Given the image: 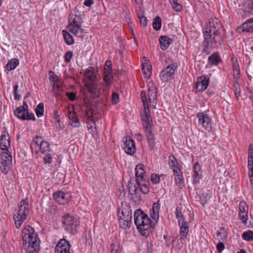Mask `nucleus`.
<instances>
[{"instance_id": "c03bdc74", "label": "nucleus", "mask_w": 253, "mask_h": 253, "mask_svg": "<svg viewBox=\"0 0 253 253\" xmlns=\"http://www.w3.org/2000/svg\"><path fill=\"white\" fill-rule=\"evenodd\" d=\"M233 71L234 73V78L239 77L240 73L239 66L237 63L234 62L232 65Z\"/></svg>"}, {"instance_id": "c756f323", "label": "nucleus", "mask_w": 253, "mask_h": 253, "mask_svg": "<svg viewBox=\"0 0 253 253\" xmlns=\"http://www.w3.org/2000/svg\"><path fill=\"white\" fill-rule=\"evenodd\" d=\"M169 166L172 170L173 172H177V170L180 169L178 167V164L177 159L173 155H170L169 157Z\"/></svg>"}, {"instance_id": "2eb2a0df", "label": "nucleus", "mask_w": 253, "mask_h": 253, "mask_svg": "<svg viewBox=\"0 0 253 253\" xmlns=\"http://www.w3.org/2000/svg\"><path fill=\"white\" fill-rule=\"evenodd\" d=\"M239 219L244 225H247L249 211V207L247 203L244 201H241L239 204Z\"/></svg>"}, {"instance_id": "f3484780", "label": "nucleus", "mask_w": 253, "mask_h": 253, "mask_svg": "<svg viewBox=\"0 0 253 253\" xmlns=\"http://www.w3.org/2000/svg\"><path fill=\"white\" fill-rule=\"evenodd\" d=\"M124 140L123 148L125 152L128 155H133L136 152L134 141L130 139L129 137H126Z\"/></svg>"}, {"instance_id": "2f4dec72", "label": "nucleus", "mask_w": 253, "mask_h": 253, "mask_svg": "<svg viewBox=\"0 0 253 253\" xmlns=\"http://www.w3.org/2000/svg\"><path fill=\"white\" fill-rule=\"evenodd\" d=\"M68 117L70 119L71 126L73 127H79L80 126V123L78 118L76 116L74 112L68 110Z\"/></svg>"}, {"instance_id": "e2e57ef3", "label": "nucleus", "mask_w": 253, "mask_h": 253, "mask_svg": "<svg viewBox=\"0 0 253 253\" xmlns=\"http://www.w3.org/2000/svg\"><path fill=\"white\" fill-rule=\"evenodd\" d=\"M110 67L112 68V63L111 61L109 60H107L106 61L105 67Z\"/></svg>"}, {"instance_id": "69168bd1", "label": "nucleus", "mask_w": 253, "mask_h": 253, "mask_svg": "<svg viewBox=\"0 0 253 253\" xmlns=\"http://www.w3.org/2000/svg\"><path fill=\"white\" fill-rule=\"evenodd\" d=\"M52 86H53V87L56 88L57 89H59L61 88V86H60V85L57 84V83H53Z\"/></svg>"}, {"instance_id": "1a4fd4ad", "label": "nucleus", "mask_w": 253, "mask_h": 253, "mask_svg": "<svg viewBox=\"0 0 253 253\" xmlns=\"http://www.w3.org/2000/svg\"><path fill=\"white\" fill-rule=\"evenodd\" d=\"M28 105L26 102L22 106L18 107L14 111V115L18 118L23 120H35V117L33 113L28 112Z\"/></svg>"}, {"instance_id": "a878e982", "label": "nucleus", "mask_w": 253, "mask_h": 253, "mask_svg": "<svg viewBox=\"0 0 253 253\" xmlns=\"http://www.w3.org/2000/svg\"><path fill=\"white\" fill-rule=\"evenodd\" d=\"M239 28L242 29L243 32L253 33V18L246 20Z\"/></svg>"}, {"instance_id": "cd10ccee", "label": "nucleus", "mask_w": 253, "mask_h": 253, "mask_svg": "<svg viewBox=\"0 0 253 253\" xmlns=\"http://www.w3.org/2000/svg\"><path fill=\"white\" fill-rule=\"evenodd\" d=\"M83 20L81 16L71 15L69 17V24L68 26H81Z\"/></svg>"}, {"instance_id": "473e14b6", "label": "nucleus", "mask_w": 253, "mask_h": 253, "mask_svg": "<svg viewBox=\"0 0 253 253\" xmlns=\"http://www.w3.org/2000/svg\"><path fill=\"white\" fill-rule=\"evenodd\" d=\"M221 61V58L217 52L213 53L208 58V63L211 66L217 65Z\"/></svg>"}, {"instance_id": "680f3d73", "label": "nucleus", "mask_w": 253, "mask_h": 253, "mask_svg": "<svg viewBox=\"0 0 253 253\" xmlns=\"http://www.w3.org/2000/svg\"><path fill=\"white\" fill-rule=\"evenodd\" d=\"M93 2L92 0H85L84 1V4L86 6H90L93 4Z\"/></svg>"}, {"instance_id": "7ed1b4c3", "label": "nucleus", "mask_w": 253, "mask_h": 253, "mask_svg": "<svg viewBox=\"0 0 253 253\" xmlns=\"http://www.w3.org/2000/svg\"><path fill=\"white\" fill-rule=\"evenodd\" d=\"M134 218L137 229L144 236L148 235L156 224L141 210H137L134 212Z\"/></svg>"}, {"instance_id": "6ab92c4d", "label": "nucleus", "mask_w": 253, "mask_h": 253, "mask_svg": "<svg viewBox=\"0 0 253 253\" xmlns=\"http://www.w3.org/2000/svg\"><path fill=\"white\" fill-rule=\"evenodd\" d=\"M70 243L64 239H61L55 248V253H71Z\"/></svg>"}, {"instance_id": "7c9ffc66", "label": "nucleus", "mask_w": 253, "mask_h": 253, "mask_svg": "<svg viewBox=\"0 0 253 253\" xmlns=\"http://www.w3.org/2000/svg\"><path fill=\"white\" fill-rule=\"evenodd\" d=\"M145 174L144 166L142 164L137 165L135 168V175L137 178V182L142 180Z\"/></svg>"}, {"instance_id": "f257e3e1", "label": "nucleus", "mask_w": 253, "mask_h": 253, "mask_svg": "<svg viewBox=\"0 0 253 253\" xmlns=\"http://www.w3.org/2000/svg\"><path fill=\"white\" fill-rule=\"evenodd\" d=\"M157 95L156 87L153 83H149L148 84L147 95L144 90L141 92V99L144 108V110L141 114L142 124L147 138L149 146L151 150L155 148L156 142L152 132L153 122L149 107H155L157 104Z\"/></svg>"}, {"instance_id": "13d9d810", "label": "nucleus", "mask_w": 253, "mask_h": 253, "mask_svg": "<svg viewBox=\"0 0 253 253\" xmlns=\"http://www.w3.org/2000/svg\"><path fill=\"white\" fill-rule=\"evenodd\" d=\"M222 234H225V237L227 235L226 231L225 230V229L224 228H221L217 231V236L219 237L220 235Z\"/></svg>"}, {"instance_id": "4be33fe9", "label": "nucleus", "mask_w": 253, "mask_h": 253, "mask_svg": "<svg viewBox=\"0 0 253 253\" xmlns=\"http://www.w3.org/2000/svg\"><path fill=\"white\" fill-rule=\"evenodd\" d=\"M160 210V202L158 201L153 204L152 208L150 210L151 217L153 221L157 223L159 219V211Z\"/></svg>"}, {"instance_id": "b1692460", "label": "nucleus", "mask_w": 253, "mask_h": 253, "mask_svg": "<svg viewBox=\"0 0 253 253\" xmlns=\"http://www.w3.org/2000/svg\"><path fill=\"white\" fill-rule=\"evenodd\" d=\"M194 174L193 175V181L194 183H198L202 178V172L201 166L198 162H196L193 168Z\"/></svg>"}, {"instance_id": "ea45409f", "label": "nucleus", "mask_w": 253, "mask_h": 253, "mask_svg": "<svg viewBox=\"0 0 253 253\" xmlns=\"http://www.w3.org/2000/svg\"><path fill=\"white\" fill-rule=\"evenodd\" d=\"M172 7L177 12H179L182 9V5L178 2L177 0H169Z\"/></svg>"}, {"instance_id": "bf43d9fd", "label": "nucleus", "mask_w": 253, "mask_h": 253, "mask_svg": "<svg viewBox=\"0 0 253 253\" xmlns=\"http://www.w3.org/2000/svg\"><path fill=\"white\" fill-rule=\"evenodd\" d=\"M249 176L250 178V183L252 189H253V171L249 172Z\"/></svg>"}, {"instance_id": "6e6d98bb", "label": "nucleus", "mask_w": 253, "mask_h": 253, "mask_svg": "<svg viewBox=\"0 0 253 253\" xmlns=\"http://www.w3.org/2000/svg\"><path fill=\"white\" fill-rule=\"evenodd\" d=\"M248 155V158L252 159L253 158V147L252 144L249 146Z\"/></svg>"}, {"instance_id": "c9c22d12", "label": "nucleus", "mask_w": 253, "mask_h": 253, "mask_svg": "<svg viewBox=\"0 0 253 253\" xmlns=\"http://www.w3.org/2000/svg\"><path fill=\"white\" fill-rule=\"evenodd\" d=\"M62 34L66 43L68 45H72L74 43V40L73 36L67 31L63 30Z\"/></svg>"}, {"instance_id": "a18cd8bd", "label": "nucleus", "mask_w": 253, "mask_h": 253, "mask_svg": "<svg viewBox=\"0 0 253 253\" xmlns=\"http://www.w3.org/2000/svg\"><path fill=\"white\" fill-rule=\"evenodd\" d=\"M151 180L153 184H158L160 181V175L158 174H152L151 175Z\"/></svg>"}, {"instance_id": "4468645a", "label": "nucleus", "mask_w": 253, "mask_h": 253, "mask_svg": "<svg viewBox=\"0 0 253 253\" xmlns=\"http://www.w3.org/2000/svg\"><path fill=\"white\" fill-rule=\"evenodd\" d=\"M198 125L201 126L206 130H210L211 128L212 122L210 116L204 113H198L197 114Z\"/></svg>"}, {"instance_id": "4c0bfd02", "label": "nucleus", "mask_w": 253, "mask_h": 253, "mask_svg": "<svg viewBox=\"0 0 253 253\" xmlns=\"http://www.w3.org/2000/svg\"><path fill=\"white\" fill-rule=\"evenodd\" d=\"M162 26V21L160 17L156 16L153 21V28L156 30H159L161 29Z\"/></svg>"}, {"instance_id": "dca6fc26", "label": "nucleus", "mask_w": 253, "mask_h": 253, "mask_svg": "<svg viewBox=\"0 0 253 253\" xmlns=\"http://www.w3.org/2000/svg\"><path fill=\"white\" fill-rule=\"evenodd\" d=\"M23 248L28 253H38L40 249V240L37 238L35 240H31L27 242V246H25V243H23Z\"/></svg>"}, {"instance_id": "a19ab883", "label": "nucleus", "mask_w": 253, "mask_h": 253, "mask_svg": "<svg viewBox=\"0 0 253 253\" xmlns=\"http://www.w3.org/2000/svg\"><path fill=\"white\" fill-rule=\"evenodd\" d=\"M93 114V110L91 108H88L86 109L85 114L84 116V119L85 121L93 120L94 119Z\"/></svg>"}, {"instance_id": "e433bc0d", "label": "nucleus", "mask_w": 253, "mask_h": 253, "mask_svg": "<svg viewBox=\"0 0 253 253\" xmlns=\"http://www.w3.org/2000/svg\"><path fill=\"white\" fill-rule=\"evenodd\" d=\"M19 60L17 58H13L9 60L6 66V69L7 71H10L16 68L19 64Z\"/></svg>"}, {"instance_id": "58836bf2", "label": "nucleus", "mask_w": 253, "mask_h": 253, "mask_svg": "<svg viewBox=\"0 0 253 253\" xmlns=\"http://www.w3.org/2000/svg\"><path fill=\"white\" fill-rule=\"evenodd\" d=\"M174 175V181L176 184L181 183L183 180V175L180 169L177 170V172H173Z\"/></svg>"}, {"instance_id": "393cba45", "label": "nucleus", "mask_w": 253, "mask_h": 253, "mask_svg": "<svg viewBox=\"0 0 253 253\" xmlns=\"http://www.w3.org/2000/svg\"><path fill=\"white\" fill-rule=\"evenodd\" d=\"M142 71L143 74L144 75L145 78H148L151 75V66L149 64V61L145 57H143Z\"/></svg>"}, {"instance_id": "0e129e2a", "label": "nucleus", "mask_w": 253, "mask_h": 253, "mask_svg": "<svg viewBox=\"0 0 253 253\" xmlns=\"http://www.w3.org/2000/svg\"><path fill=\"white\" fill-rule=\"evenodd\" d=\"M248 5L250 8L253 10V0H248Z\"/></svg>"}, {"instance_id": "3c124183", "label": "nucleus", "mask_w": 253, "mask_h": 253, "mask_svg": "<svg viewBox=\"0 0 253 253\" xmlns=\"http://www.w3.org/2000/svg\"><path fill=\"white\" fill-rule=\"evenodd\" d=\"M112 101L114 104H117L119 101V96L117 93L114 92L112 95Z\"/></svg>"}, {"instance_id": "9b49d317", "label": "nucleus", "mask_w": 253, "mask_h": 253, "mask_svg": "<svg viewBox=\"0 0 253 253\" xmlns=\"http://www.w3.org/2000/svg\"><path fill=\"white\" fill-rule=\"evenodd\" d=\"M177 68V65L175 63H173L168 66L165 69L161 72L160 74L161 80L163 82H165L172 79Z\"/></svg>"}, {"instance_id": "72a5a7b5", "label": "nucleus", "mask_w": 253, "mask_h": 253, "mask_svg": "<svg viewBox=\"0 0 253 253\" xmlns=\"http://www.w3.org/2000/svg\"><path fill=\"white\" fill-rule=\"evenodd\" d=\"M112 79V69L110 67L104 68V80L107 84H109Z\"/></svg>"}, {"instance_id": "ddd939ff", "label": "nucleus", "mask_w": 253, "mask_h": 253, "mask_svg": "<svg viewBox=\"0 0 253 253\" xmlns=\"http://www.w3.org/2000/svg\"><path fill=\"white\" fill-rule=\"evenodd\" d=\"M132 214L131 212L122 211L119 213V222L120 226L126 229L130 227L131 224Z\"/></svg>"}, {"instance_id": "aec40b11", "label": "nucleus", "mask_w": 253, "mask_h": 253, "mask_svg": "<svg viewBox=\"0 0 253 253\" xmlns=\"http://www.w3.org/2000/svg\"><path fill=\"white\" fill-rule=\"evenodd\" d=\"M209 84V78L207 76H203L198 78L195 84V88L198 91H203L208 87Z\"/></svg>"}, {"instance_id": "6e6552de", "label": "nucleus", "mask_w": 253, "mask_h": 253, "mask_svg": "<svg viewBox=\"0 0 253 253\" xmlns=\"http://www.w3.org/2000/svg\"><path fill=\"white\" fill-rule=\"evenodd\" d=\"M12 156L8 151H4L0 156V169L1 171L7 173L10 169L11 162Z\"/></svg>"}, {"instance_id": "5701e85b", "label": "nucleus", "mask_w": 253, "mask_h": 253, "mask_svg": "<svg viewBox=\"0 0 253 253\" xmlns=\"http://www.w3.org/2000/svg\"><path fill=\"white\" fill-rule=\"evenodd\" d=\"M85 77L84 83L89 81H94L97 79V77L95 75L94 69L92 66L88 67L84 73Z\"/></svg>"}, {"instance_id": "9d476101", "label": "nucleus", "mask_w": 253, "mask_h": 253, "mask_svg": "<svg viewBox=\"0 0 253 253\" xmlns=\"http://www.w3.org/2000/svg\"><path fill=\"white\" fill-rule=\"evenodd\" d=\"M85 86L88 91L92 94H99L102 92L103 88V84L100 82L97 79L94 81L85 82Z\"/></svg>"}, {"instance_id": "c85d7f7f", "label": "nucleus", "mask_w": 253, "mask_h": 253, "mask_svg": "<svg viewBox=\"0 0 253 253\" xmlns=\"http://www.w3.org/2000/svg\"><path fill=\"white\" fill-rule=\"evenodd\" d=\"M160 46L162 49L166 50L172 42V40L167 36H161L159 38Z\"/></svg>"}, {"instance_id": "412c9836", "label": "nucleus", "mask_w": 253, "mask_h": 253, "mask_svg": "<svg viewBox=\"0 0 253 253\" xmlns=\"http://www.w3.org/2000/svg\"><path fill=\"white\" fill-rule=\"evenodd\" d=\"M10 146L9 135L7 132H3L0 137V148L3 151H8Z\"/></svg>"}, {"instance_id": "bb28decb", "label": "nucleus", "mask_w": 253, "mask_h": 253, "mask_svg": "<svg viewBox=\"0 0 253 253\" xmlns=\"http://www.w3.org/2000/svg\"><path fill=\"white\" fill-rule=\"evenodd\" d=\"M67 28L69 30L70 32L74 35L75 36L79 38L83 37L84 30L82 28V25L78 26H67Z\"/></svg>"}, {"instance_id": "20e7f679", "label": "nucleus", "mask_w": 253, "mask_h": 253, "mask_svg": "<svg viewBox=\"0 0 253 253\" xmlns=\"http://www.w3.org/2000/svg\"><path fill=\"white\" fill-rule=\"evenodd\" d=\"M49 147V143L43 140L40 136H35L31 143L32 153L36 158L41 156L42 154L48 152Z\"/></svg>"}, {"instance_id": "4d7b16f0", "label": "nucleus", "mask_w": 253, "mask_h": 253, "mask_svg": "<svg viewBox=\"0 0 253 253\" xmlns=\"http://www.w3.org/2000/svg\"><path fill=\"white\" fill-rule=\"evenodd\" d=\"M139 17L140 18V22L141 24L143 26H146L147 25V18L143 16H142L141 17L139 16Z\"/></svg>"}, {"instance_id": "f03ea898", "label": "nucleus", "mask_w": 253, "mask_h": 253, "mask_svg": "<svg viewBox=\"0 0 253 253\" xmlns=\"http://www.w3.org/2000/svg\"><path fill=\"white\" fill-rule=\"evenodd\" d=\"M218 23L217 20H212L209 22L206 28L204 33L205 41L203 43L205 50H211L213 47V43L215 46H217L222 42L221 33L215 27V25L217 27L220 26V24Z\"/></svg>"}, {"instance_id": "39448f33", "label": "nucleus", "mask_w": 253, "mask_h": 253, "mask_svg": "<svg viewBox=\"0 0 253 253\" xmlns=\"http://www.w3.org/2000/svg\"><path fill=\"white\" fill-rule=\"evenodd\" d=\"M30 209L29 201L25 199L21 201L18 210L13 215V219L17 229L21 226L23 222L26 220L29 213Z\"/></svg>"}, {"instance_id": "864d4df0", "label": "nucleus", "mask_w": 253, "mask_h": 253, "mask_svg": "<svg viewBox=\"0 0 253 253\" xmlns=\"http://www.w3.org/2000/svg\"><path fill=\"white\" fill-rule=\"evenodd\" d=\"M225 246L222 242H219L216 245V249L219 253H221L224 249Z\"/></svg>"}, {"instance_id": "603ef678", "label": "nucleus", "mask_w": 253, "mask_h": 253, "mask_svg": "<svg viewBox=\"0 0 253 253\" xmlns=\"http://www.w3.org/2000/svg\"><path fill=\"white\" fill-rule=\"evenodd\" d=\"M67 97L71 101H74L76 99V95L75 93L73 92H66V93Z\"/></svg>"}, {"instance_id": "f8f14e48", "label": "nucleus", "mask_w": 253, "mask_h": 253, "mask_svg": "<svg viewBox=\"0 0 253 253\" xmlns=\"http://www.w3.org/2000/svg\"><path fill=\"white\" fill-rule=\"evenodd\" d=\"M21 237L23 244L25 243V246L27 247L28 246L27 242L31 240H35V239L38 238V236L33 228L29 225H27L22 230Z\"/></svg>"}, {"instance_id": "774afa93", "label": "nucleus", "mask_w": 253, "mask_h": 253, "mask_svg": "<svg viewBox=\"0 0 253 253\" xmlns=\"http://www.w3.org/2000/svg\"><path fill=\"white\" fill-rule=\"evenodd\" d=\"M18 88V85H17V84L15 85V86L14 87V91H13V92L14 93L17 92Z\"/></svg>"}, {"instance_id": "338daca9", "label": "nucleus", "mask_w": 253, "mask_h": 253, "mask_svg": "<svg viewBox=\"0 0 253 253\" xmlns=\"http://www.w3.org/2000/svg\"><path fill=\"white\" fill-rule=\"evenodd\" d=\"M14 99L16 100H19L20 98V95L17 93V92L14 93Z\"/></svg>"}, {"instance_id": "79ce46f5", "label": "nucleus", "mask_w": 253, "mask_h": 253, "mask_svg": "<svg viewBox=\"0 0 253 253\" xmlns=\"http://www.w3.org/2000/svg\"><path fill=\"white\" fill-rule=\"evenodd\" d=\"M242 238L247 241H250L253 240V231L249 230L244 232L242 235Z\"/></svg>"}, {"instance_id": "49530a36", "label": "nucleus", "mask_w": 253, "mask_h": 253, "mask_svg": "<svg viewBox=\"0 0 253 253\" xmlns=\"http://www.w3.org/2000/svg\"><path fill=\"white\" fill-rule=\"evenodd\" d=\"M73 52L71 51L66 52L64 56L65 61L67 63L70 62L73 57Z\"/></svg>"}, {"instance_id": "5fc2aeb1", "label": "nucleus", "mask_w": 253, "mask_h": 253, "mask_svg": "<svg viewBox=\"0 0 253 253\" xmlns=\"http://www.w3.org/2000/svg\"><path fill=\"white\" fill-rule=\"evenodd\" d=\"M87 126L88 129H92L95 126V121L93 120L86 121Z\"/></svg>"}, {"instance_id": "a211bd4d", "label": "nucleus", "mask_w": 253, "mask_h": 253, "mask_svg": "<svg viewBox=\"0 0 253 253\" xmlns=\"http://www.w3.org/2000/svg\"><path fill=\"white\" fill-rule=\"evenodd\" d=\"M53 198L59 204L65 205L68 203L71 199V196L67 193L59 191L53 193Z\"/></svg>"}, {"instance_id": "f704fd0d", "label": "nucleus", "mask_w": 253, "mask_h": 253, "mask_svg": "<svg viewBox=\"0 0 253 253\" xmlns=\"http://www.w3.org/2000/svg\"><path fill=\"white\" fill-rule=\"evenodd\" d=\"M235 82L233 84V89L236 97L238 99L240 96V85L239 83V77L234 78Z\"/></svg>"}, {"instance_id": "423d86ee", "label": "nucleus", "mask_w": 253, "mask_h": 253, "mask_svg": "<svg viewBox=\"0 0 253 253\" xmlns=\"http://www.w3.org/2000/svg\"><path fill=\"white\" fill-rule=\"evenodd\" d=\"M62 223L65 230L71 234L76 233L79 229L80 222L75 217L70 214H65L63 216Z\"/></svg>"}, {"instance_id": "de8ad7c7", "label": "nucleus", "mask_w": 253, "mask_h": 253, "mask_svg": "<svg viewBox=\"0 0 253 253\" xmlns=\"http://www.w3.org/2000/svg\"><path fill=\"white\" fill-rule=\"evenodd\" d=\"M49 73H52V75H50L49 78V81L52 83H58L59 82V78L58 77H57V75L54 74L52 71H50L49 72Z\"/></svg>"}, {"instance_id": "09e8293b", "label": "nucleus", "mask_w": 253, "mask_h": 253, "mask_svg": "<svg viewBox=\"0 0 253 253\" xmlns=\"http://www.w3.org/2000/svg\"><path fill=\"white\" fill-rule=\"evenodd\" d=\"M43 161L45 164H51L52 161V157L51 155L49 154L45 155L43 157Z\"/></svg>"}, {"instance_id": "0eeeda50", "label": "nucleus", "mask_w": 253, "mask_h": 253, "mask_svg": "<svg viewBox=\"0 0 253 253\" xmlns=\"http://www.w3.org/2000/svg\"><path fill=\"white\" fill-rule=\"evenodd\" d=\"M175 214L180 227L179 234L180 236V239L183 240L186 238L189 233V226L188 223L185 220L181 208H176Z\"/></svg>"}, {"instance_id": "052dcab7", "label": "nucleus", "mask_w": 253, "mask_h": 253, "mask_svg": "<svg viewBox=\"0 0 253 253\" xmlns=\"http://www.w3.org/2000/svg\"><path fill=\"white\" fill-rule=\"evenodd\" d=\"M111 253H121L118 249H115L113 244L111 245Z\"/></svg>"}, {"instance_id": "8fccbe9b", "label": "nucleus", "mask_w": 253, "mask_h": 253, "mask_svg": "<svg viewBox=\"0 0 253 253\" xmlns=\"http://www.w3.org/2000/svg\"><path fill=\"white\" fill-rule=\"evenodd\" d=\"M139 190L143 194H147L149 192V188L147 185L143 184L139 185Z\"/></svg>"}, {"instance_id": "37998d69", "label": "nucleus", "mask_w": 253, "mask_h": 253, "mask_svg": "<svg viewBox=\"0 0 253 253\" xmlns=\"http://www.w3.org/2000/svg\"><path fill=\"white\" fill-rule=\"evenodd\" d=\"M36 113L38 117H41L43 116L44 112V105L41 103L38 105L35 110Z\"/></svg>"}]
</instances>
